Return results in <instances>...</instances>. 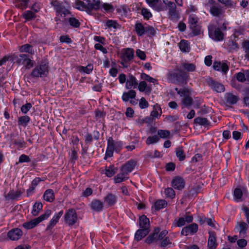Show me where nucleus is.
I'll use <instances>...</instances> for the list:
<instances>
[{
	"label": "nucleus",
	"instance_id": "nucleus-61",
	"mask_svg": "<svg viewBox=\"0 0 249 249\" xmlns=\"http://www.w3.org/2000/svg\"><path fill=\"white\" fill-rule=\"evenodd\" d=\"M248 225L245 222H240L239 225V231L240 234H245L247 232V231L248 229Z\"/></svg>",
	"mask_w": 249,
	"mask_h": 249
},
{
	"label": "nucleus",
	"instance_id": "nucleus-48",
	"mask_svg": "<svg viewBox=\"0 0 249 249\" xmlns=\"http://www.w3.org/2000/svg\"><path fill=\"white\" fill-rule=\"evenodd\" d=\"M243 196V192L241 188H236L233 192V197L235 201L239 202L242 198Z\"/></svg>",
	"mask_w": 249,
	"mask_h": 249
},
{
	"label": "nucleus",
	"instance_id": "nucleus-37",
	"mask_svg": "<svg viewBox=\"0 0 249 249\" xmlns=\"http://www.w3.org/2000/svg\"><path fill=\"white\" fill-rule=\"evenodd\" d=\"M30 121V117L27 115L20 116L18 118V125L26 127Z\"/></svg>",
	"mask_w": 249,
	"mask_h": 249
},
{
	"label": "nucleus",
	"instance_id": "nucleus-60",
	"mask_svg": "<svg viewBox=\"0 0 249 249\" xmlns=\"http://www.w3.org/2000/svg\"><path fill=\"white\" fill-rule=\"evenodd\" d=\"M156 33V31L155 28L150 25H148L146 27L145 34H147L149 36H155Z\"/></svg>",
	"mask_w": 249,
	"mask_h": 249
},
{
	"label": "nucleus",
	"instance_id": "nucleus-14",
	"mask_svg": "<svg viewBox=\"0 0 249 249\" xmlns=\"http://www.w3.org/2000/svg\"><path fill=\"white\" fill-rule=\"evenodd\" d=\"M89 207L92 211L100 213L104 208V203L98 199H93L89 204Z\"/></svg>",
	"mask_w": 249,
	"mask_h": 249
},
{
	"label": "nucleus",
	"instance_id": "nucleus-51",
	"mask_svg": "<svg viewBox=\"0 0 249 249\" xmlns=\"http://www.w3.org/2000/svg\"><path fill=\"white\" fill-rule=\"evenodd\" d=\"M160 141V138L157 135L149 136L147 138L145 143L147 145L154 144Z\"/></svg>",
	"mask_w": 249,
	"mask_h": 249
},
{
	"label": "nucleus",
	"instance_id": "nucleus-20",
	"mask_svg": "<svg viewBox=\"0 0 249 249\" xmlns=\"http://www.w3.org/2000/svg\"><path fill=\"white\" fill-rule=\"evenodd\" d=\"M138 85V82L137 78L132 74H130L128 78L126 80L125 84V88L128 89H136Z\"/></svg>",
	"mask_w": 249,
	"mask_h": 249
},
{
	"label": "nucleus",
	"instance_id": "nucleus-56",
	"mask_svg": "<svg viewBox=\"0 0 249 249\" xmlns=\"http://www.w3.org/2000/svg\"><path fill=\"white\" fill-rule=\"evenodd\" d=\"M106 25L109 28H112L114 29L118 28L119 24L117 21L112 19L107 20Z\"/></svg>",
	"mask_w": 249,
	"mask_h": 249
},
{
	"label": "nucleus",
	"instance_id": "nucleus-35",
	"mask_svg": "<svg viewBox=\"0 0 249 249\" xmlns=\"http://www.w3.org/2000/svg\"><path fill=\"white\" fill-rule=\"evenodd\" d=\"M175 152L176 156L178 158L179 161H182L185 160L186 156L184 153L182 146H180L177 147L176 148Z\"/></svg>",
	"mask_w": 249,
	"mask_h": 249
},
{
	"label": "nucleus",
	"instance_id": "nucleus-17",
	"mask_svg": "<svg viewBox=\"0 0 249 249\" xmlns=\"http://www.w3.org/2000/svg\"><path fill=\"white\" fill-rule=\"evenodd\" d=\"M213 67L215 71H222L225 74H226L229 70V67L226 63H221L220 61H214Z\"/></svg>",
	"mask_w": 249,
	"mask_h": 249
},
{
	"label": "nucleus",
	"instance_id": "nucleus-47",
	"mask_svg": "<svg viewBox=\"0 0 249 249\" xmlns=\"http://www.w3.org/2000/svg\"><path fill=\"white\" fill-rule=\"evenodd\" d=\"M170 132L168 130L159 129L158 131V135L159 138L169 139L170 137Z\"/></svg>",
	"mask_w": 249,
	"mask_h": 249
},
{
	"label": "nucleus",
	"instance_id": "nucleus-1",
	"mask_svg": "<svg viewBox=\"0 0 249 249\" xmlns=\"http://www.w3.org/2000/svg\"><path fill=\"white\" fill-rule=\"evenodd\" d=\"M189 79V74L180 69L174 70L167 74V79L169 83L180 86L186 85Z\"/></svg>",
	"mask_w": 249,
	"mask_h": 249
},
{
	"label": "nucleus",
	"instance_id": "nucleus-13",
	"mask_svg": "<svg viewBox=\"0 0 249 249\" xmlns=\"http://www.w3.org/2000/svg\"><path fill=\"white\" fill-rule=\"evenodd\" d=\"M208 84L213 90L216 92L221 93L224 91L225 89L223 84L213 80L212 78L208 81Z\"/></svg>",
	"mask_w": 249,
	"mask_h": 249
},
{
	"label": "nucleus",
	"instance_id": "nucleus-29",
	"mask_svg": "<svg viewBox=\"0 0 249 249\" xmlns=\"http://www.w3.org/2000/svg\"><path fill=\"white\" fill-rule=\"evenodd\" d=\"M178 47L183 53H189L190 51V43L187 40H181L178 44Z\"/></svg>",
	"mask_w": 249,
	"mask_h": 249
},
{
	"label": "nucleus",
	"instance_id": "nucleus-10",
	"mask_svg": "<svg viewBox=\"0 0 249 249\" xmlns=\"http://www.w3.org/2000/svg\"><path fill=\"white\" fill-rule=\"evenodd\" d=\"M186 182L183 177L176 176L172 178L171 181L172 187L176 190L181 191L185 186Z\"/></svg>",
	"mask_w": 249,
	"mask_h": 249
},
{
	"label": "nucleus",
	"instance_id": "nucleus-22",
	"mask_svg": "<svg viewBox=\"0 0 249 249\" xmlns=\"http://www.w3.org/2000/svg\"><path fill=\"white\" fill-rule=\"evenodd\" d=\"M208 233L209 238L207 246L216 249L218 244L216 243L215 232L214 231H209Z\"/></svg>",
	"mask_w": 249,
	"mask_h": 249
},
{
	"label": "nucleus",
	"instance_id": "nucleus-44",
	"mask_svg": "<svg viewBox=\"0 0 249 249\" xmlns=\"http://www.w3.org/2000/svg\"><path fill=\"white\" fill-rule=\"evenodd\" d=\"M51 210L48 209L46 211H45V213L43 214L40 215L39 216L36 218V221L39 224L42 221L47 219L48 218H49L50 216L51 215Z\"/></svg>",
	"mask_w": 249,
	"mask_h": 249
},
{
	"label": "nucleus",
	"instance_id": "nucleus-53",
	"mask_svg": "<svg viewBox=\"0 0 249 249\" xmlns=\"http://www.w3.org/2000/svg\"><path fill=\"white\" fill-rule=\"evenodd\" d=\"M198 19L196 15H190L188 18L189 27L198 24Z\"/></svg>",
	"mask_w": 249,
	"mask_h": 249
},
{
	"label": "nucleus",
	"instance_id": "nucleus-39",
	"mask_svg": "<svg viewBox=\"0 0 249 249\" xmlns=\"http://www.w3.org/2000/svg\"><path fill=\"white\" fill-rule=\"evenodd\" d=\"M23 18L26 21H30L36 18V14L31 10H27L22 14Z\"/></svg>",
	"mask_w": 249,
	"mask_h": 249
},
{
	"label": "nucleus",
	"instance_id": "nucleus-50",
	"mask_svg": "<svg viewBox=\"0 0 249 249\" xmlns=\"http://www.w3.org/2000/svg\"><path fill=\"white\" fill-rule=\"evenodd\" d=\"M22 192L21 190H18L17 191H10L8 194V197L11 200H15L19 197L21 194H22Z\"/></svg>",
	"mask_w": 249,
	"mask_h": 249
},
{
	"label": "nucleus",
	"instance_id": "nucleus-26",
	"mask_svg": "<svg viewBox=\"0 0 249 249\" xmlns=\"http://www.w3.org/2000/svg\"><path fill=\"white\" fill-rule=\"evenodd\" d=\"M167 206V202L164 199H158L156 200L152 206L155 211H159L161 209L165 208Z\"/></svg>",
	"mask_w": 249,
	"mask_h": 249
},
{
	"label": "nucleus",
	"instance_id": "nucleus-52",
	"mask_svg": "<svg viewBox=\"0 0 249 249\" xmlns=\"http://www.w3.org/2000/svg\"><path fill=\"white\" fill-rule=\"evenodd\" d=\"M141 14L143 16V18L146 20L149 19L152 17V14L150 10L146 8L143 7L142 8Z\"/></svg>",
	"mask_w": 249,
	"mask_h": 249
},
{
	"label": "nucleus",
	"instance_id": "nucleus-31",
	"mask_svg": "<svg viewBox=\"0 0 249 249\" xmlns=\"http://www.w3.org/2000/svg\"><path fill=\"white\" fill-rule=\"evenodd\" d=\"M210 13L214 17H219L223 14V11L220 6L213 5L210 7Z\"/></svg>",
	"mask_w": 249,
	"mask_h": 249
},
{
	"label": "nucleus",
	"instance_id": "nucleus-4",
	"mask_svg": "<svg viewBox=\"0 0 249 249\" xmlns=\"http://www.w3.org/2000/svg\"><path fill=\"white\" fill-rule=\"evenodd\" d=\"M175 90L180 97H181V104L182 108L186 107L189 108L193 104L194 100L191 96V92L187 88L178 89L176 88Z\"/></svg>",
	"mask_w": 249,
	"mask_h": 249
},
{
	"label": "nucleus",
	"instance_id": "nucleus-62",
	"mask_svg": "<svg viewBox=\"0 0 249 249\" xmlns=\"http://www.w3.org/2000/svg\"><path fill=\"white\" fill-rule=\"evenodd\" d=\"M190 234L196 233L198 231V225L196 223H193L187 226Z\"/></svg>",
	"mask_w": 249,
	"mask_h": 249
},
{
	"label": "nucleus",
	"instance_id": "nucleus-49",
	"mask_svg": "<svg viewBox=\"0 0 249 249\" xmlns=\"http://www.w3.org/2000/svg\"><path fill=\"white\" fill-rule=\"evenodd\" d=\"M141 78L142 79L143 81L145 82L147 81L153 84H155L158 82L157 79L150 76L149 75L144 72H142L141 73Z\"/></svg>",
	"mask_w": 249,
	"mask_h": 249
},
{
	"label": "nucleus",
	"instance_id": "nucleus-57",
	"mask_svg": "<svg viewBox=\"0 0 249 249\" xmlns=\"http://www.w3.org/2000/svg\"><path fill=\"white\" fill-rule=\"evenodd\" d=\"M93 2H91L90 0H86V1L88 2H89V3H90L92 4L93 6V7L91 8L92 11L93 10L95 11H98L100 8V4L101 1L100 0H92Z\"/></svg>",
	"mask_w": 249,
	"mask_h": 249
},
{
	"label": "nucleus",
	"instance_id": "nucleus-46",
	"mask_svg": "<svg viewBox=\"0 0 249 249\" xmlns=\"http://www.w3.org/2000/svg\"><path fill=\"white\" fill-rule=\"evenodd\" d=\"M164 194L166 197L173 199L175 197L176 193L172 187H168L164 190Z\"/></svg>",
	"mask_w": 249,
	"mask_h": 249
},
{
	"label": "nucleus",
	"instance_id": "nucleus-21",
	"mask_svg": "<svg viewBox=\"0 0 249 249\" xmlns=\"http://www.w3.org/2000/svg\"><path fill=\"white\" fill-rule=\"evenodd\" d=\"M117 196L111 193L107 194V195L104 197V201L106 202L109 207L114 206L117 202Z\"/></svg>",
	"mask_w": 249,
	"mask_h": 249
},
{
	"label": "nucleus",
	"instance_id": "nucleus-25",
	"mask_svg": "<svg viewBox=\"0 0 249 249\" xmlns=\"http://www.w3.org/2000/svg\"><path fill=\"white\" fill-rule=\"evenodd\" d=\"M136 97V92L133 89H130L127 92H124L122 96V100L126 102H128L129 99H134Z\"/></svg>",
	"mask_w": 249,
	"mask_h": 249
},
{
	"label": "nucleus",
	"instance_id": "nucleus-5",
	"mask_svg": "<svg viewBox=\"0 0 249 249\" xmlns=\"http://www.w3.org/2000/svg\"><path fill=\"white\" fill-rule=\"evenodd\" d=\"M51 5L53 7L56 17L65 18L67 16L72 14L71 11L62 2L58 0H52L51 1Z\"/></svg>",
	"mask_w": 249,
	"mask_h": 249
},
{
	"label": "nucleus",
	"instance_id": "nucleus-58",
	"mask_svg": "<svg viewBox=\"0 0 249 249\" xmlns=\"http://www.w3.org/2000/svg\"><path fill=\"white\" fill-rule=\"evenodd\" d=\"M201 28V26L199 24L190 27L193 36H197L200 34Z\"/></svg>",
	"mask_w": 249,
	"mask_h": 249
},
{
	"label": "nucleus",
	"instance_id": "nucleus-41",
	"mask_svg": "<svg viewBox=\"0 0 249 249\" xmlns=\"http://www.w3.org/2000/svg\"><path fill=\"white\" fill-rule=\"evenodd\" d=\"M38 224V222L35 218L31 221L25 222L23 224V227L26 230H30L35 228Z\"/></svg>",
	"mask_w": 249,
	"mask_h": 249
},
{
	"label": "nucleus",
	"instance_id": "nucleus-28",
	"mask_svg": "<svg viewBox=\"0 0 249 249\" xmlns=\"http://www.w3.org/2000/svg\"><path fill=\"white\" fill-rule=\"evenodd\" d=\"M116 172V169L114 165L111 164L109 166H106L105 171L102 172V174H105L108 178H111L115 174Z\"/></svg>",
	"mask_w": 249,
	"mask_h": 249
},
{
	"label": "nucleus",
	"instance_id": "nucleus-40",
	"mask_svg": "<svg viewBox=\"0 0 249 249\" xmlns=\"http://www.w3.org/2000/svg\"><path fill=\"white\" fill-rule=\"evenodd\" d=\"M158 241V236L151 233L145 239L144 242L148 245H150Z\"/></svg>",
	"mask_w": 249,
	"mask_h": 249
},
{
	"label": "nucleus",
	"instance_id": "nucleus-18",
	"mask_svg": "<svg viewBox=\"0 0 249 249\" xmlns=\"http://www.w3.org/2000/svg\"><path fill=\"white\" fill-rule=\"evenodd\" d=\"M22 235V231L19 228H15L9 231L7 233L8 237L12 240H18Z\"/></svg>",
	"mask_w": 249,
	"mask_h": 249
},
{
	"label": "nucleus",
	"instance_id": "nucleus-30",
	"mask_svg": "<svg viewBox=\"0 0 249 249\" xmlns=\"http://www.w3.org/2000/svg\"><path fill=\"white\" fill-rule=\"evenodd\" d=\"M135 30L139 36H142L145 34L146 27L141 22H137L135 25Z\"/></svg>",
	"mask_w": 249,
	"mask_h": 249
},
{
	"label": "nucleus",
	"instance_id": "nucleus-38",
	"mask_svg": "<svg viewBox=\"0 0 249 249\" xmlns=\"http://www.w3.org/2000/svg\"><path fill=\"white\" fill-rule=\"evenodd\" d=\"M28 57L26 54H20L15 57V62L18 65H24Z\"/></svg>",
	"mask_w": 249,
	"mask_h": 249
},
{
	"label": "nucleus",
	"instance_id": "nucleus-36",
	"mask_svg": "<svg viewBox=\"0 0 249 249\" xmlns=\"http://www.w3.org/2000/svg\"><path fill=\"white\" fill-rule=\"evenodd\" d=\"M19 51L20 52L29 53L31 55H33L35 53L33 46L29 44H25L22 45L19 49Z\"/></svg>",
	"mask_w": 249,
	"mask_h": 249
},
{
	"label": "nucleus",
	"instance_id": "nucleus-11",
	"mask_svg": "<svg viewBox=\"0 0 249 249\" xmlns=\"http://www.w3.org/2000/svg\"><path fill=\"white\" fill-rule=\"evenodd\" d=\"M137 165V161L134 159H130L123 164L120 168V171L124 172L125 175H128L135 169Z\"/></svg>",
	"mask_w": 249,
	"mask_h": 249
},
{
	"label": "nucleus",
	"instance_id": "nucleus-16",
	"mask_svg": "<svg viewBox=\"0 0 249 249\" xmlns=\"http://www.w3.org/2000/svg\"><path fill=\"white\" fill-rule=\"evenodd\" d=\"M139 227L141 229L150 231L149 219L145 215L143 214L139 217Z\"/></svg>",
	"mask_w": 249,
	"mask_h": 249
},
{
	"label": "nucleus",
	"instance_id": "nucleus-3",
	"mask_svg": "<svg viewBox=\"0 0 249 249\" xmlns=\"http://www.w3.org/2000/svg\"><path fill=\"white\" fill-rule=\"evenodd\" d=\"M49 72V63L45 60H41L35 66L29 76L32 78H44L48 75Z\"/></svg>",
	"mask_w": 249,
	"mask_h": 249
},
{
	"label": "nucleus",
	"instance_id": "nucleus-19",
	"mask_svg": "<svg viewBox=\"0 0 249 249\" xmlns=\"http://www.w3.org/2000/svg\"><path fill=\"white\" fill-rule=\"evenodd\" d=\"M71 15V17L64 18L65 23H68L69 25L72 28L79 29L81 26V22L79 19L74 17L72 14Z\"/></svg>",
	"mask_w": 249,
	"mask_h": 249
},
{
	"label": "nucleus",
	"instance_id": "nucleus-7",
	"mask_svg": "<svg viewBox=\"0 0 249 249\" xmlns=\"http://www.w3.org/2000/svg\"><path fill=\"white\" fill-rule=\"evenodd\" d=\"M93 6L92 4L87 2L86 0H75L73 6L80 11L86 12L88 15H92L91 8Z\"/></svg>",
	"mask_w": 249,
	"mask_h": 249
},
{
	"label": "nucleus",
	"instance_id": "nucleus-24",
	"mask_svg": "<svg viewBox=\"0 0 249 249\" xmlns=\"http://www.w3.org/2000/svg\"><path fill=\"white\" fill-rule=\"evenodd\" d=\"M149 232V231H145L141 229L136 231L134 235V240L139 242L144 238Z\"/></svg>",
	"mask_w": 249,
	"mask_h": 249
},
{
	"label": "nucleus",
	"instance_id": "nucleus-9",
	"mask_svg": "<svg viewBox=\"0 0 249 249\" xmlns=\"http://www.w3.org/2000/svg\"><path fill=\"white\" fill-rule=\"evenodd\" d=\"M167 6L169 8L168 14L170 19L173 22L178 21L180 18V16L177 11L176 4L173 2H168Z\"/></svg>",
	"mask_w": 249,
	"mask_h": 249
},
{
	"label": "nucleus",
	"instance_id": "nucleus-32",
	"mask_svg": "<svg viewBox=\"0 0 249 249\" xmlns=\"http://www.w3.org/2000/svg\"><path fill=\"white\" fill-rule=\"evenodd\" d=\"M124 172H121L114 177V182L115 184L121 183L128 179L129 177Z\"/></svg>",
	"mask_w": 249,
	"mask_h": 249
},
{
	"label": "nucleus",
	"instance_id": "nucleus-8",
	"mask_svg": "<svg viewBox=\"0 0 249 249\" xmlns=\"http://www.w3.org/2000/svg\"><path fill=\"white\" fill-rule=\"evenodd\" d=\"M78 220V216L75 210L73 208L69 209L64 215L65 223L71 227L76 224Z\"/></svg>",
	"mask_w": 249,
	"mask_h": 249
},
{
	"label": "nucleus",
	"instance_id": "nucleus-15",
	"mask_svg": "<svg viewBox=\"0 0 249 249\" xmlns=\"http://www.w3.org/2000/svg\"><path fill=\"white\" fill-rule=\"evenodd\" d=\"M226 104L230 106L234 105L239 100V97L231 92H227L224 95Z\"/></svg>",
	"mask_w": 249,
	"mask_h": 249
},
{
	"label": "nucleus",
	"instance_id": "nucleus-64",
	"mask_svg": "<svg viewBox=\"0 0 249 249\" xmlns=\"http://www.w3.org/2000/svg\"><path fill=\"white\" fill-rule=\"evenodd\" d=\"M32 107V104L30 103H27L21 106L20 109L23 114H27Z\"/></svg>",
	"mask_w": 249,
	"mask_h": 249
},
{
	"label": "nucleus",
	"instance_id": "nucleus-63",
	"mask_svg": "<svg viewBox=\"0 0 249 249\" xmlns=\"http://www.w3.org/2000/svg\"><path fill=\"white\" fill-rule=\"evenodd\" d=\"M160 247L163 248H165L167 247H170V246L172 244V242L170 241L169 237H166L164 239L160 240Z\"/></svg>",
	"mask_w": 249,
	"mask_h": 249
},
{
	"label": "nucleus",
	"instance_id": "nucleus-43",
	"mask_svg": "<svg viewBox=\"0 0 249 249\" xmlns=\"http://www.w3.org/2000/svg\"><path fill=\"white\" fill-rule=\"evenodd\" d=\"M194 123L200 125H207L210 124V122L206 118L197 117L194 119Z\"/></svg>",
	"mask_w": 249,
	"mask_h": 249
},
{
	"label": "nucleus",
	"instance_id": "nucleus-33",
	"mask_svg": "<svg viewBox=\"0 0 249 249\" xmlns=\"http://www.w3.org/2000/svg\"><path fill=\"white\" fill-rule=\"evenodd\" d=\"M29 0H14V3L18 8L24 10L28 7Z\"/></svg>",
	"mask_w": 249,
	"mask_h": 249
},
{
	"label": "nucleus",
	"instance_id": "nucleus-55",
	"mask_svg": "<svg viewBox=\"0 0 249 249\" xmlns=\"http://www.w3.org/2000/svg\"><path fill=\"white\" fill-rule=\"evenodd\" d=\"M185 224V219L183 217L178 218L177 220H175L173 223V227H181Z\"/></svg>",
	"mask_w": 249,
	"mask_h": 249
},
{
	"label": "nucleus",
	"instance_id": "nucleus-54",
	"mask_svg": "<svg viewBox=\"0 0 249 249\" xmlns=\"http://www.w3.org/2000/svg\"><path fill=\"white\" fill-rule=\"evenodd\" d=\"M93 69V66L92 64H89L87 66H80L79 68V71L80 72L83 71L86 74H90Z\"/></svg>",
	"mask_w": 249,
	"mask_h": 249
},
{
	"label": "nucleus",
	"instance_id": "nucleus-42",
	"mask_svg": "<svg viewBox=\"0 0 249 249\" xmlns=\"http://www.w3.org/2000/svg\"><path fill=\"white\" fill-rule=\"evenodd\" d=\"M101 8L103 12L107 13H112L114 11V6L111 3H103L101 5Z\"/></svg>",
	"mask_w": 249,
	"mask_h": 249
},
{
	"label": "nucleus",
	"instance_id": "nucleus-45",
	"mask_svg": "<svg viewBox=\"0 0 249 249\" xmlns=\"http://www.w3.org/2000/svg\"><path fill=\"white\" fill-rule=\"evenodd\" d=\"M242 48L245 52V58L249 61V40H246L242 43Z\"/></svg>",
	"mask_w": 249,
	"mask_h": 249
},
{
	"label": "nucleus",
	"instance_id": "nucleus-34",
	"mask_svg": "<svg viewBox=\"0 0 249 249\" xmlns=\"http://www.w3.org/2000/svg\"><path fill=\"white\" fill-rule=\"evenodd\" d=\"M43 204L40 202H36L33 206L32 213L34 216H37L42 210Z\"/></svg>",
	"mask_w": 249,
	"mask_h": 249
},
{
	"label": "nucleus",
	"instance_id": "nucleus-2",
	"mask_svg": "<svg viewBox=\"0 0 249 249\" xmlns=\"http://www.w3.org/2000/svg\"><path fill=\"white\" fill-rule=\"evenodd\" d=\"M227 30L225 23L221 26L210 25L208 26V35L210 38L215 42L221 41L224 39L225 34L223 33Z\"/></svg>",
	"mask_w": 249,
	"mask_h": 249
},
{
	"label": "nucleus",
	"instance_id": "nucleus-27",
	"mask_svg": "<svg viewBox=\"0 0 249 249\" xmlns=\"http://www.w3.org/2000/svg\"><path fill=\"white\" fill-rule=\"evenodd\" d=\"M138 89L140 92H145L149 94L151 93L152 88L150 86H147L146 82L144 81H141L138 85Z\"/></svg>",
	"mask_w": 249,
	"mask_h": 249
},
{
	"label": "nucleus",
	"instance_id": "nucleus-23",
	"mask_svg": "<svg viewBox=\"0 0 249 249\" xmlns=\"http://www.w3.org/2000/svg\"><path fill=\"white\" fill-rule=\"evenodd\" d=\"M43 197L47 202H53L55 199V195L53 190L51 189H47L44 193Z\"/></svg>",
	"mask_w": 249,
	"mask_h": 249
},
{
	"label": "nucleus",
	"instance_id": "nucleus-6",
	"mask_svg": "<svg viewBox=\"0 0 249 249\" xmlns=\"http://www.w3.org/2000/svg\"><path fill=\"white\" fill-rule=\"evenodd\" d=\"M120 64L124 68H128L131 61L134 58V50L131 48H124L122 50L120 54Z\"/></svg>",
	"mask_w": 249,
	"mask_h": 249
},
{
	"label": "nucleus",
	"instance_id": "nucleus-12",
	"mask_svg": "<svg viewBox=\"0 0 249 249\" xmlns=\"http://www.w3.org/2000/svg\"><path fill=\"white\" fill-rule=\"evenodd\" d=\"M46 179V178L45 177H36V178H35L31 182V183L29 185V188L26 191V196L29 197L31 196L34 193V190H35L36 188L38 185L39 183L41 181H44Z\"/></svg>",
	"mask_w": 249,
	"mask_h": 249
},
{
	"label": "nucleus",
	"instance_id": "nucleus-59",
	"mask_svg": "<svg viewBox=\"0 0 249 249\" xmlns=\"http://www.w3.org/2000/svg\"><path fill=\"white\" fill-rule=\"evenodd\" d=\"M31 11L35 14L38 13L42 8V5L40 2L36 1L31 6L29 7Z\"/></svg>",
	"mask_w": 249,
	"mask_h": 249
}]
</instances>
